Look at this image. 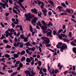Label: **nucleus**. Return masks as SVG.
I'll return each mask as SVG.
<instances>
[{
  "mask_svg": "<svg viewBox=\"0 0 76 76\" xmlns=\"http://www.w3.org/2000/svg\"><path fill=\"white\" fill-rule=\"evenodd\" d=\"M72 69H73V71H75V69H76V67H75V66H72Z\"/></svg>",
  "mask_w": 76,
  "mask_h": 76,
  "instance_id": "3c124183",
  "label": "nucleus"
},
{
  "mask_svg": "<svg viewBox=\"0 0 76 76\" xmlns=\"http://www.w3.org/2000/svg\"><path fill=\"white\" fill-rule=\"evenodd\" d=\"M45 26H42L41 27V28L43 30V33H45V34H46V33H47V32H48V31H46V30H47V26H48V25L47 24H44Z\"/></svg>",
  "mask_w": 76,
  "mask_h": 76,
  "instance_id": "f257e3e1",
  "label": "nucleus"
},
{
  "mask_svg": "<svg viewBox=\"0 0 76 76\" xmlns=\"http://www.w3.org/2000/svg\"><path fill=\"white\" fill-rule=\"evenodd\" d=\"M52 34V33H51V32H48L47 33V36H48L49 37H50V35Z\"/></svg>",
  "mask_w": 76,
  "mask_h": 76,
  "instance_id": "e433bc0d",
  "label": "nucleus"
},
{
  "mask_svg": "<svg viewBox=\"0 0 76 76\" xmlns=\"http://www.w3.org/2000/svg\"><path fill=\"white\" fill-rule=\"evenodd\" d=\"M26 61L27 63H30L31 61V59L27 58L26 59Z\"/></svg>",
  "mask_w": 76,
  "mask_h": 76,
  "instance_id": "9b49d317",
  "label": "nucleus"
},
{
  "mask_svg": "<svg viewBox=\"0 0 76 76\" xmlns=\"http://www.w3.org/2000/svg\"><path fill=\"white\" fill-rule=\"evenodd\" d=\"M63 31V29H60L58 31V32L59 33H61V32H62Z\"/></svg>",
  "mask_w": 76,
  "mask_h": 76,
  "instance_id": "de8ad7c7",
  "label": "nucleus"
},
{
  "mask_svg": "<svg viewBox=\"0 0 76 76\" xmlns=\"http://www.w3.org/2000/svg\"><path fill=\"white\" fill-rule=\"evenodd\" d=\"M29 30L31 32H32L33 31V28H32V26H30V28Z\"/></svg>",
  "mask_w": 76,
  "mask_h": 76,
  "instance_id": "a211bd4d",
  "label": "nucleus"
},
{
  "mask_svg": "<svg viewBox=\"0 0 76 76\" xmlns=\"http://www.w3.org/2000/svg\"><path fill=\"white\" fill-rule=\"evenodd\" d=\"M22 2H17V4H18L20 6L21 5H22Z\"/></svg>",
  "mask_w": 76,
  "mask_h": 76,
  "instance_id": "680f3d73",
  "label": "nucleus"
},
{
  "mask_svg": "<svg viewBox=\"0 0 76 76\" xmlns=\"http://www.w3.org/2000/svg\"><path fill=\"white\" fill-rule=\"evenodd\" d=\"M62 28L63 29H65L66 28V25H63V26L62 27Z\"/></svg>",
  "mask_w": 76,
  "mask_h": 76,
  "instance_id": "e2e57ef3",
  "label": "nucleus"
},
{
  "mask_svg": "<svg viewBox=\"0 0 76 76\" xmlns=\"http://www.w3.org/2000/svg\"><path fill=\"white\" fill-rule=\"evenodd\" d=\"M57 33V31H56V30H54L53 31V34L54 35H55Z\"/></svg>",
  "mask_w": 76,
  "mask_h": 76,
  "instance_id": "ea45409f",
  "label": "nucleus"
},
{
  "mask_svg": "<svg viewBox=\"0 0 76 76\" xmlns=\"http://www.w3.org/2000/svg\"><path fill=\"white\" fill-rule=\"evenodd\" d=\"M44 41L45 44H49L50 42V40L49 38L47 37H45V39H44Z\"/></svg>",
  "mask_w": 76,
  "mask_h": 76,
  "instance_id": "f03ea898",
  "label": "nucleus"
},
{
  "mask_svg": "<svg viewBox=\"0 0 76 76\" xmlns=\"http://www.w3.org/2000/svg\"><path fill=\"white\" fill-rule=\"evenodd\" d=\"M19 57V55L17 54H14V57L15 58H17Z\"/></svg>",
  "mask_w": 76,
  "mask_h": 76,
  "instance_id": "412c9836",
  "label": "nucleus"
},
{
  "mask_svg": "<svg viewBox=\"0 0 76 76\" xmlns=\"http://www.w3.org/2000/svg\"><path fill=\"white\" fill-rule=\"evenodd\" d=\"M38 10H36L35 8H34V9H32L31 10V12H33L34 13H35L36 14H37V13H38Z\"/></svg>",
  "mask_w": 76,
  "mask_h": 76,
  "instance_id": "0eeeda50",
  "label": "nucleus"
},
{
  "mask_svg": "<svg viewBox=\"0 0 76 76\" xmlns=\"http://www.w3.org/2000/svg\"><path fill=\"white\" fill-rule=\"evenodd\" d=\"M63 39L64 40V42H66V41H69V40H68L66 39H65V38L63 39Z\"/></svg>",
  "mask_w": 76,
  "mask_h": 76,
  "instance_id": "a18cd8bd",
  "label": "nucleus"
},
{
  "mask_svg": "<svg viewBox=\"0 0 76 76\" xmlns=\"http://www.w3.org/2000/svg\"><path fill=\"white\" fill-rule=\"evenodd\" d=\"M61 5H62V6H63V7H67V6H66V4H65L64 3H61Z\"/></svg>",
  "mask_w": 76,
  "mask_h": 76,
  "instance_id": "5701e85b",
  "label": "nucleus"
},
{
  "mask_svg": "<svg viewBox=\"0 0 76 76\" xmlns=\"http://www.w3.org/2000/svg\"><path fill=\"white\" fill-rule=\"evenodd\" d=\"M38 13V15L39 17H40V18H41V14L40 13L39 14V12H37Z\"/></svg>",
  "mask_w": 76,
  "mask_h": 76,
  "instance_id": "052dcab7",
  "label": "nucleus"
},
{
  "mask_svg": "<svg viewBox=\"0 0 76 76\" xmlns=\"http://www.w3.org/2000/svg\"><path fill=\"white\" fill-rule=\"evenodd\" d=\"M15 19L16 20V22L14 21L13 22V23L15 25H18V24H19V20L17 18H15Z\"/></svg>",
  "mask_w": 76,
  "mask_h": 76,
  "instance_id": "6e6552de",
  "label": "nucleus"
},
{
  "mask_svg": "<svg viewBox=\"0 0 76 76\" xmlns=\"http://www.w3.org/2000/svg\"><path fill=\"white\" fill-rule=\"evenodd\" d=\"M61 36L62 37H66V35L65 34H60Z\"/></svg>",
  "mask_w": 76,
  "mask_h": 76,
  "instance_id": "58836bf2",
  "label": "nucleus"
},
{
  "mask_svg": "<svg viewBox=\"0 0 76 76\" xmlns=\"http://www.w3.org/2000/svg\"><path fill=\"white\" fill-rule=\"evenodd\" d=\"M11 25L12 28H14L15 27V24L14 25V23H12Z\"/></svg>",
  "mask_w": 76,
  "mask_h": 76,
  "instance_id": "bf43d9fd",
  "label": "nucleus"
},
{
  "mask_svg": "<svg viewBox=\"0 0 76 76\" xmlns=\"http://www.w3.org/2000/svg\"><path fill=\"white\" fill-rule=\"evenodd\" d=\"M19 67L20 68H22V67H23V64H22L21 62H20L19 65Z\"/></svg>",
  "mask_w": 76,
  "mask_h": 76,
  "instance_id": "393cba45",
  "label": "nucleus"
},
{
  "mask_svg": "<svg viewBox=\"0 0 76 76\" xmlns=\"http://www.w3.org/2000/svg\"><path fill=\"white\" fill-rule=\"evenodd\" d=\"M1 6H3L2 7L3 8V9H6V6L5 5V4H4L3 3L1 4Z\"/></svg>",
  "mask_w": 76,
  "mask_h": 76,
  "instance_id": "c756f323",
  "label": "nucleus"
},
{
  "mask_svg": "<svg viewBox=\"0 0 76 76\" xmlns=\"http://www.w3.org/2000/svg\"><path fill=\"white\" fill-rule=\"evenodd\" d=\"M50 2H49V3H50V4H52H52H54V3H53V2L52 1H51V0H50Z\"/></svg>",
  "mask_w": 76,
  "mask_h": 76,
  "instance_id": "c03bdc74",
  "label": "nucleus"
},
{
  "mask_svg": "<svg viewBox=\"0 0 76 76\" xmlns=\"http://www.w3.org/2000/svg\"><path fill=\"white\" fill-rule=\"evenodd\" d=\"M58 72V69H55L54 70V73L55 74H57V73Z\"/></svg>",
  "mask_w": 76,
  "mask_h": 76,
  "instance_id": "c9c22d12",
  "label": "nucleus"
},
{
  "mask_svg": "<svg viewBox=\"0 0 76 76\" xmlns=\"http://www.w3.org/2000/svg\"><path fill=\"white\" fill-rule=\"evenodd\" d=\"M20 31H23V28H22V25H20Z\"/></svg>",
  "mask_w": 76,
  "mask_h": 76,
  "instance_id": "72a5a7b5",
  "label": "nucleus"
},
{
  "mask_svg": "<svg viewBox=\"0 0 76 76\" xmlns=\"http://www.w3.org/2000/svg\"><path fill=\"white\" fill-rule=\"evenodd\" d=\"M31 73H32V76H34L35 75V73L34 72V70H33V69H32V71H31Z\"/></svg>",
  "mask_w": 76,
  "mask_h": 76,
  "instance_id": "2eb2a0df",
  "label": "nucleus"
},
{
  "mask_svg": "<svg viewBox=\"0 0 76 76\" xmlns=\"http://www.w3.org/2000/svg\"><path fill=\"white\" fill-rule=\"evenodd\" d=\"M26 60V58L24 56L21 58V61H24V60Z\"/></svg>",
  "mask_w": 76,
  "mask_h": 76,
  "instance_id": "aec40b11",
  "label": "nucleus"
},
{
  "mask_svg": "<svg viewBox=\"0 0 76 76\" xmlns=\"http://www.w3.org/2000/svg\"><path fill=\"white\" fill-rule=\"evenodd\" d=\"M61 48L64 50L65 49V50H66L67 49V45L65 44H64L62 45Z\"/></svg>",
  "mask_w": 76,
  "mask_h": 76,
  "instance_id": "20e7f679",
  "label": "nucleus"
},
{
  "mask_svg": "<svg viewBox=\"0 0 76 76\" xmlns=\"http://www.w3.org/2000/svg\"><path fill=\"white\" fill-rule=\"evenodd\" d=\"M58 37L59 38V39H61V40L63 39V38H62V36H61V35H60V34H59V35H58Z\"/></svg>",
  "mask_w": 76,
  "mask_h": 76,
  "instance_id": "2f4dec72",
  "label": "nucleus"
},
{
  "mask_svg": "<svg viewBox=\"0 0 76 76\" xmlns=\"http://www.w3.org/2000/svg\"><path fill=\"white\" fill-rule=\"evenodd\" d=\"M61 49L60 50V51L61 52H63V49L61 48H60Z\"/></svg>",
  "mask_w": 76,
  "mask_h": 76,
  "instance_id": "774afa93",
  "label": "nucleus"
},
{
  "mask_svg": "<svg viewBox=\"0 0 76 76\" xmlns=\"http://www.w3.org/2000/svg\"><path fill=\"white\" fill-rule=\"evenodd\" d=\"M71 35H72V32H69V37H71Z\"/></svg>",
  "mask_w": 76,
  "mask_h": 76,
  "instance_id": "338daca9",
  "label": "nucleus"
},
{
  "mask_svg": "<svg viewBox=\"0 0 76 76\" xmlns=\"http://www.w3.org/2000/svg\"><path fill=\"white\" fill-rule=\"evenodd\" d=\"M18 72H15L12 73V75H11V76H15V75H17V74H18Z\"/></svg>",
  "mask_w": 76,
  "mask_h": 76,
  "instance_id": "dca6fc26",
  "label": "nucleus"
},
{
  "mask_svg": "<svg viewBox=\"0 0 76 76\" xmlns=\"http://www.w3.org/2000/svg\"><path fill=\"white\" fill-rule=\"evenodd\" d=\"M24 72L26 74L27 73V74H28V75H29L30 73V72H29V71H28V70L25 71H24Z\"/></svg>",
  "mask_w": 76,
  "mask_h": 76,
  "instance_id": "6ab92c4d",
  "label": "nucleus"
},
{
  "mask_svg": "<svg viewBox=\"0 0 76 76\" xmlns=\"http://www.w3.org/2000/svg\"><path fill=\"white\" fill-rule=\"evenodd\" d=\"M4 56L6 58H9L10 57V55H9L8 54H5Z\"/></svg>",
  "mask_w": 76,
  "mask_h": 76,
  "instance_id": "bb28decb",
  "label": "nucleus"
},
{
  "mask_svg": "<svg viewBox=\"0 0 76 76\" xmlns=\"http://www.w3.org/2000/svg\"><path fill=\"white\" fill-rule=\"evenodd\" d=\"M38 5L39 6L40 5V4H41V1H38Z\"/></svg>",
  "mask_w": 76,
  "mask_h": 76,
  "instance_id": "4d7b16f0",
  "label": "nucleus"
},
{
  "mask_svg": "<svg viewBox=\"0 0 76 76\" xmlns=\"http://www.w3.org/2000/svg\"><path fill=\"white\" fill-rule=\"evenodd\" d=\"M39 51L40 52V53H42V50H41V47L40 46H39Z\"/></svg>",
  "mask_w": 76,
  "mask_h": 76,
  "instance_id": "8fccbe9b",
  "label": "nucleus"
},
{
  "mask_svg": "<svg viewBox=\"0 0 76 76\" xmlns=\"http://www.w3.org/2000/svg\"><path fill=\"white\" fill-rule=\"evenodd\" d=\"M18 2L20 3H23L24 1V0H18Z\"/></svg>",
  "mask_w": 76,
  "mask_h": 76,
  "instance_id": "49530a36",
  "label": "nucleus"
},
{
  "mask_svg": "<svg viewBox=\"0 0 76 76\" xmlns=\"http://www.w3.org/2000/svg\"><path fill=\"white\" fill-rule=\"evenodd\" d=\"M3 42H4V43H5V44H7V42H9V41H8L6 40H4L3 41Z\"/></svg>",
  "mask_w": 76,
  "mask_h": 76,
  "instance_id": "4c0bfd02",
  "label": "nucleus"
},
{
  "mask_svg": "<svg viewBox=\"0 0 76 76\" xmlns=\"http://www.w3.org/2000/svg\"><path fill=\"white\" fill-rule=\"evenodd\" d=\"M66 12H67V13H70L71 14H72V12H70V10L68 9V8H66Z\"/></svg>",
  "mask_w": 76,
  "mask_h": 76,
  "instance_id": "ddd939ff",
  "label": "nucleus"
},
{
  "mask_svg": "<svg viewBox=\"0 0 76 76\" xmlns=\"http://www.w3.org/2000/svg\"><path fill=\"white\" fill-rule=\"evenodd\" d=\"M64 74L65 75H67V71H65L63 72Z\"/></svg>",
  "mask_w": 76,
  "mask_h": 76,
  "instance_id": "13d9d810",
  "label": "nucleus"
},
{
  "mask_svg": "<svg viewBox=\"0 0 76 76\" xmlns=\"http://www.w3.org/2000/svg\"><path fill=\"white\" fill-rule=\"evenodd\" d=\"M26 51L27 54H29V51L28 49H26Z\"/></svg>",
  "mask_w": 76,
  "mask_h": 76,
  "instance_id": "79ce46f5",
  "label": "nucleus"
},
{
  "mask_svg": "<svg viewBox=\"0 0 76 76\" xmlns=\"http://www.w3.org/2000/svg\"><path fill=\"white\" fill-rule=\"evenodd\" d=\"M42 71L44 72H47V69L45 68H44L43 69Z\"/></svg>",
  "mask_w": 76,
  "mask_h": 76,
  "instance_id": "37998d69",
  "label": "nucleus"
},
{
  "mask_svg": "<svg viewBox=\"0 0 76 76\" xmlns=\"http://www.w3.org/2000/svg\"><path fill=\"white\" fill-rule=\"evenodd\" d=\"M28 16L29 17V20H28V21H29V22H31L30 20L31 19V18H32L35 17V15H33L32 14H31V13H28Z\"/></svg>",
  "mask_w": 76,
  "mask_h": 76,
  "instance_id": "7ed1b4c3",
  "label": "nucleus"
},
{
  "mask_svg": "<svg viewBox=\"0 0 76 76\" xmlns=\"http://www.w3.org/2000/svg\"><path fill=\"white\" fill-rule=\"evenodd\" d=\"M8 73H12L13 71L12 70H8Z\"/></svg>",
  "mask_w": 76,
  "mask_h": 76,
  "instance_id": "69168bd1",
  "label": "nucleus"
},
{
  "mask_svg": "<svg viewBox=\"0 0 76 76\" xmlns=\"http://www.w3.org/2000/svg\"><path fill=\"white\" fill-rule=\"evenodd\" d=\"M2 37L0 38L1 39V40H2V39H4V35L3 34H2Z\"/></svg>",
  "mask_w": 76,
  "mask_h": 76,
  "instance_id": "09e8293b",
  "label": "nucleus"
},
{
  "mask_svg": "<svg viewBox=\"0 0 76 76\" xmlns=\"http://www.w3.org/2000/svg\"><path fill=\"white\" fill-rule=\"evenodd\" d=\"M38 20V18L36 17H34L33 18V19L31 20L32 22H33L35 24H36V22H37V20Z\"/></svg>",
  "mask_w": 76,
  "mask_h": 76,
  "instance_id": "423d86ee",
  "label": "nucleus"
},
{
  "mask_svg": "<svg viewBox=\"0 0 76 76\" xmlns=\"http://www.w3.org/2000/svg\"><path fill=\"white\" fill-rule=\"evenodd\" d=\"M70 44L72 45V46L74 47L75 46V42H71Z\"/></svg>",
  "mask_w": 76,
  "mask_h": 76,
  "instance_id": "c85d7f7f",
  "label": "nucleus"
},
{
  "mask_svg": "<svg viewBox=\"0 0 76 76\" xmlns=\"http://www.w3.org/2000/svg\"><path fill=\"white\" fill-rule=\"evenodd\" d=\"M5 33L6 34H8V35H9L10 37H12V34H11L9 32V31H6L5 32Z\"/></svg>",
  "mask_w": 76,
  "mask_h": 76,
  "instance_id": "f8f14e48",
  "label": "nucleus"
},
{
  "mask_svg": "<svg viewBox=\"0 0 76 76\" xmlns=\"http://www.w3.org/2000/svg\"><path fill=\"white\" fill-rule=\"evenodd\" d=\"M8 31H10V32H15V30L13 28H12L11 29L9 28L7 30Z\"/></svg>",
  "mask_w": 76,
  "mask_h": 76,
  "instance_id": "9d476101",
  "label": "nucleus"
},
{
  "mask_svg": "<svg viewBox=\"0 0 76 76\" xmlns=\"http://www.w3.org/2000/svg\"><path fill=\"white\" fill-rule=\"evenodd\" d=\"M9 1L10 3L11 4H12V3H13V1L12 0H9Z\"/></svg>",
  "mask_w": 76,
  "mask_h": 76,
  "instance_id": "864d4df0",
  "label": "nucleus"
},
{
  "mask_svg": "<svg viewBox=\"0 0 76 76\" xmlns=\"http://www.w3.org/2000/svg\"><path fill=\"white\" fill-rule=\"evenodd\" d=\"M20 61H16V64H19L20 63Z\"/></svg>",
  "mask_w": 76,
  "mask_h": 76,
  "instance_id": "6e6d98bb",
  "label": "nucleus"
},
{
  "mask_svg": "<svg viewBox=\"0 0 76 76\" xmlns=\"http://www.w3.org/2000/svg\"><path fill=\"white\" fill-rule=\"evenodd\" d=\"M54 73V70L53 69L51 72V73H50V75H51L52 74V75H53Z\"/></svg>",
  "mask_w": 76,
  "mask_h": 76,
  "instance_id": "a19ab883",
  "label": "nucleus"
},
{
  "mask_svg": "<svg viewBox=\"0 0 76 76\" xmlns=\"http://www.w3.org/2000/svg\"><path fill=\"white\" fill-rule=\"evenodd\" d=\"M26 17V20H28L29 21V17H28V14H27L26 13H25L24 15Z\"/></svg>",
  "mask_w": 76,
  "mask_h": 76,
  "instance_id": "1a4fd4ad",
  "label": "nucleus"
},
{
  "mask_svg": "<svg viewBox=\"0 0 76 76\" xmlns=\"http://www.w3.org/2000/svg\"><path fill=\"white\" fill-rule=\"evenodd\" d=\"M48 15H51V14H52V13L51 12L49 11L48 12Z\"/></svg>",
  "mask_w": 76,
  "mask_h": 76,
  "instance_id": "0e129e2a",
  "label": "nucleus"
},
{
  "mask_svg": "<svg viewBox=\"0 0 76 76\" xmlns=\"http://www.w3.org/2000/svg\"><path fill=\"white\" fill-rule=\"evenodd\" d=\"M28 38L27 37H26L24 39V42H28Z\"/></svg>",
  "mask_w": 76,
  "mask_h": 76,
  "instance_id": "a878e982",
  "label": "nucleus"
},
{
  "mask_svg": "<svg viewBox=\"0 0 76 76\" xmlns=\"http://www.w3.org/2000/svg\"><path fill=\"white\" fill-rule=\"evenodd\" d=\"M11 47V46L8 45H7L6 46V48H10Z\"/></svg>",
  "mask_w": 76,
  "mask_h": 76,
  "instance_id": "473e14b6",
  "label": "nucleus"
},
{
  "mask_svg": "<svg viewBox=\"0 0 76 76\" xmlns=\"http://www.w3.org/2000/svg\"><path fill=\"white\" fill-rule=\"evenodd\" d=\"M45 46L48 47H51V44L48 43L47 44H46Z\"/></svg>",
  "mask_w": 76,
  "mask_h": 76,
  "instance_id": "f704fd0d",
  "label": "nucleus"
},
{
  "mask_svg": "<svg viewBox=\"0 0 76 76\" xmlns=\"http://www.w3.org/2000/svg\"><path fill=\"white\" fill-rule=\"evenodd\" d=\"M50 25H51V26H53V23H52V22H49V23H48V26H50Z\"/></svg>",
  "mask_w": 76,
  "mask_h": 76,
  "instance_id": "b1692460",
  "label": "nucleus"
},
{
  "mask_svg": "<svg viewBox=\"0 0 76 76\" xmlns=\"http://www.w3.org/2000/svg\"><path fill=\"white\" fill-rule=\"evenodd\" d=\"M35 49H36L35 47H33L31 48V51H34L35 50Z\"/></svg>",
  "mask_w": 76,
  "mask_h": 76,
  "instance_id": "cd10ccee",
  "label": "nucleus"
},
{
  "mask_svg": "<svg viewBox=\"0 0 76 76\" xmlns=\"http://www.w3.org/2000/svg\"><path fill=\"white\" fill-rule=\"evenodd\" d=\"M72 51L74 53L76 54V47L73 48Z\"/></svg>",
  "mask_w": 76,
  "mask_h": 76,
  "instance_id": "4468645a",
  "label": "nucleus"
},
{
  "mask_svg": "<svg viewBox=\"0 0 76 76\" xmlns=\"http://www.w3.org/2000/svg\"><path fill=\"white\" fill-rule=\"evenodd\" d=\"M63 43L61 42H59L58 43V44L56 45V47L57 48L59 49L60 48V46L62 45Z\"/></svg>",
  "mask_w": 76,
  "mask_h": 76,
  "instance_id": "39448f33",
  "label": "nucleus"
},
{
  "mask_svg": "<svg viewBox=\"0 0 76 76\" xmlns=\"http://www.w3.org/2000/svg\"><path fill=\"white\" fill-rule=\"evenodd\" d=\"M58 9H59V11L61 12V10L62 9V7H61V6H58L57 7Z\"/></svg>",
  "mask_w": 76,
  "mask_h": 76,
  "instance_id": "f3484780",
  "label": "nucleus"
},
{
  "mask_svg": "<svg viewBox=\"0 0 76 76\" xmlns=\"http://www.w3.org/2000/svg\"><path fill=\"white\" fill-rule=\"evenodd\" d=\"M21 55H23V54H25V50H23L20 53Z\"/></svg>",
  "mask_w": 76,
  "mask_h": 76,
  "instance_id": "4be33fe9",
  "label": "nucleus"
},
{
  "mask_svg": "<svg viewBox=\"0 0 76 76\" xmlns=\"http://www.w3.org/2000/svg\"><path fill=\"white\" fill-rule=\"evenodd\" d=\"M44 10H42V12L43 13H47V9H44Z\"/></svg>",
  "mask_w": 76,
  "mask_h": 76,
  "instance_id": "7c9ffc66",
  "label": "nucleus"
},
{
  "mask_svg": "<svg viewBox=\"0 0 76 76\" xmlns=\"http://www.w3.org/2000/svg\"><path fill=\"white\" fill-rule=\"evenodd\" d=\"M0 10H0V11L2 13L3 12V8H2V7H1L0 6Z\"/></svg>",
  "mask_w": 76,
  "mask_h": 76,
  "instance_id": "5fc2aeb1",
  "label": "nucleus"
},
{
  "mask_svg": "<svg viewBox=\"0 0 76 76\" xmlns=\"http://www.w3.org/2000/svg\"><path fill=\"white\" fill-rule=\"evenodd\" d=\"M29 43H30V42H27L26 44V46H29Z\"/></svg>",
  "mask_w": 76,
  "mask_h": 76,
  "instance_id": "603ef678",
  "label": "nucleus"
}]
</instances>
